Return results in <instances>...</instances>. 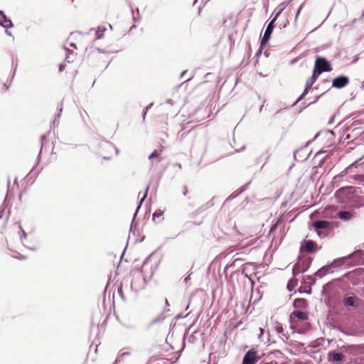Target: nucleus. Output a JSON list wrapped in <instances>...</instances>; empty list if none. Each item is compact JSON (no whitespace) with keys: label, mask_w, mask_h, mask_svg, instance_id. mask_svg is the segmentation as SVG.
Listing matches in <instances>:
<instances>
[{"label":"nucleus","mask_w":364,"mask_h":364,"mask_svg":"<svg viewBox=\"0 0 364 364\" xmlns=\"http://www.w3.org/2000/svg\"><path fill=\"white\" fill-rule=\"evenodd\" d=\"M20 232H21V238H22V237L26 238V232L21 228H20Z\"/></svg>","instance_id":"nucleus-30"},{"label":"nucleus","mask_w":364,"mask_h":364,"mask_svg":"<svg viewBox=\"0 0 364 364\" xmlns=\"http://www.w3.org/2000/svg\"><path fill=\"white\" fill-rule=\"evenodd\" d=\"M320 75H321L320 73H317V71H316V70H315L314 69L312 76L311 77V78H310L309 80H310L313 83H314V82L317 80V79H318V76H319Z\"/></svg>","instance_id":"nucleus-23"},{"label":"nucleus","mask_w":364,"mask_h":364,"mask_svg":"<svg viewBox=\"0 0 364 364\" xmlns=\"http://www.w3.org/2000/svg\"><path fill=\"white\" fill-rule=\"evenodd\" d=\"M313 85L314 83L310 80H308L306 81L304 92L301 97L299 98V100L309 92V90L311 88Z\"/></svg>","instance_id":"nucleus-20"},{"label":"nucleus","mask_w":364,"mask_h":364,"mask_svg":"<svg viewBox=\"0 0 364 364\" xmlns=\"http://www.w3.org/2000/svg\"><path fill=\"white\" fill-rule=\"evenodd\" d=\"M128 354H129L128 353H122V355H128Z\"/></svg>","instance_id":"nucleus-39"},{"label":"nucleus","mask_w":364,"mask_h":364,"mask_svg":"<svg viewBox=\"0 0 364 364\" xmlns=\"http://www.w3.org/2000/svg\"><path fill=\"white\" fill-rule=\"evenodd\" d=\"M0 25L5 28L13 27L11 21L1 11H0Z\"/></svg>","instance_id":"nucleus-8"},{"label":"nucleus","mask_w":364,"mask_h":364,"mask_svg":"<svg viewBox=\"0 0 364 364\" xmlns=\"http://www.w3.org/2000/svg\"><path fill=\"white\" fill-rule=\"evenodd\" d=\"M311 265V261H301L296 262L292 269L293 274L297 275L300 273L306 272Z\"/></svg>","instance_id":"nucleus-3"},{"label":"nucleus","mask_w":364,"mask_h":364,"mask_svg":"<svg viewBox=\"0 0 364 364\" xmlns=\"http://www.w3.org/2000/svg\"><path fill=\"white\" fill-rule=\"evenodd\" d=\"M347 258V257H344L334 259L330 264L331 267L336 268L342 266Z\"/></svg>","instance_id":"nucleus-16"},{"label":"nucleus","mask_w":364,"mask_h":364,"mask_svg":"<svg viewBox=\"0 0 364 364\" xmlns=\"http://www.w3.org/2000/svg\"><path fill=\"white\" fill-rule=\"evenodd\" d=\"M315 242L312 240H308L305 242L304 245L301 246V251H304L305 252H314L315 247Z\"/></svg>","instance_id":"nucleus-10"},{"label":"nucleus","mask_w":364,"mask_h":364,"mask_svg":"<svg viewBox=\"0 0 364 364\" xmlns=\"http://www.w3.org/2000/svg\"><path fill=\"white\" fill-rule=\"evenodd\" d=\"M284 5H283V4H280V5H279V6H278L275 9H274V11H275L276 12H278V13H279V14H281V13H282V11L284 10Z\"/></svg>","instance_id":"nucleus-27"},{"label":"nucleus","mask_w":364,"mask_h":364,"mask_svg":"<svg viewBox=\"0 0 364 364\" xmlns=\"http://www.w3.org/2000/svg\"><path fill=\"white\" fill-rule=\"evenodd\" d=\"M257 360L258 357L257 352L253 350H250L245 355L242 360V364H255Z\"/></svg>","instance_id":"nucleus-4"},{"label":"nucleus","mask_w":364,"mask_h":364,"mask_svg":"<svg viewBox=\"0 0 364 364\" xmlns=\"http://www.w3.org/2000/svg\"><path fill=\"white\" fill-rule=\"evenodd\" d=\"M161 154V151H158L156 150H155L149 156V160H152L155 158H157L158 156H159Z\"/></svg>","instance_id":"nucleus-25"},{"label":"nucleus","mask_w":364,"mask_h":364,"mask_svg":"<svg viewBox=\"0 0 364 364\" xmlns=\"http://www.w3.org/2000/svg\"><path fill=\"white\" fill-rule=\"evenodd\" d=\"M293 318H296L301 321H306L308 319L309 316L308 314L301 311H294L290 315V319L291 320Z\"/></svg>","instance_id":"nucleus-9"},{"label":"nucleus","mask_w":364,"mask_h":364,"mask_svg":"<svg viewBox=\"0 0 364 364\" xmlns=\"http://www.w3.org/2000/svg\"><path fill=\"white\" fill-rule=\"evenodd\" d=\"M338 216L339 218L344 220H350L354 217L353 214L349 211H340L338 213Z\"/></svg>","instance_id":"nucleus-15"},{"label":"nucleus","mask_w":364,"mask_h":364,"mask_svg":"<svg viewBox=\"0 0 364 364\" xmlns=\"http://www.w3.org/2000/svg\"><path fill=\"white\" fill-rule=\"evenodd\" d=\"M266 154H267V159H266V161H265L264 164H265V163H267V161H268V159H269V156H270V154H269V151H267V153H266Z\"/></svg>","instance_id":"nucleus-32"},{"label":"nucleus","mask_w":364,"mask_h":364,"mask_svg":"<svg viewBox=\"0 0 364 364\" xmlns=\"http://www.w3.org/2000/svg\"><path fill=\"white\" fill-rule=\"evenodd\" d=\"M280 14H279L278 12H276L274 10L272 14V16H273V18L272 20L270 21V22H273V23L276 21V20L277 19V18L279 17Z\"/></svg>","instance_id":"nucleus-28"},{"label":"nucleus","mask_w":364,"mask_h":364,"mask_svg":"<svg viewBox=\"0 0 364 364\" xmlns=\"http://www.w3.org/2000/svg\"><path fill=\"white\" fill-rule=\"evenodd\" d=\"M353 187H346L338 190L335 193L336 200L342 203H347L350 198V190Z\"/></svg>","instance_id":"nucleus-2"},{"label":"nucleus","mask_w":364,"mask_h":364,"mask_svg":"<svg viewBox=\"0 0 364 364\" xmlns=\"http://www.w3.org/2000/svg\"><path fill=\"white\" fill-rule=\"evenodd\" d=\"M328 355L329 360L333 362H340L343 358V355L340 353L329 352Z\"/></svg>","instance_id":"nucleus-12"},{"label":"nucleus","mask_w":364,"mask_h":364,"mask_svg":"<svg viewBox=\"0 0 364 364\" xmlns=\"http://www.w3.org/2000/svg\"><path fill=\"white\" fill-rule=\"evenodd\" d=\"M362 87H364V81L363 82Z\"/></svg>","instance_id":"nucleus-41"},{"label":"nucleus","mask_w":364,"mask_h":364,"mask_svg":"<svg viewBox=\"0 0 364 364\" xmlns=\"http://www.w3.org/2000/svg\"><path fill=\"white\" fill-rule=\"evenodd\" d=\"M306 280L309 281V282L310 284H314L316 282V279L314 276H307Z\"/></svg>","instance_id":"nucleus-29"},{"label":"nucleus","mask_w":364,"mask_h":364,"mask_svg":"<svg viewBox=\"0 0 364 364\" xmlns=\"http://www.w3.org/2000/svg\"><path fill=\"white\" fill-rule=\"evenodd\" d=\"M62 110H63V106H62V105H60V109H59V113H58V117H60V113H61Z\"/></svg>","instance_id":"nucleus-35"},{"label":"nucleus","mask_w":364,"mask_h":364,"mask_svg":"<svg viewBox=\"0 0 364 364\" xmlns=\"http://www.w3.org/2000/svg\"><path fill=\"white\" fill-rule=\"evenodd\" d=\"M358 301V299L355 296H349L344 299V304L347 306H355Z\"/></svg>","instance_id":"nucleus-13"},{"label":"nucleus","mask_w":364,"mask_h":364,"mask_svg":"<svg viewBox=\"0 0 364 364\" xmlns=\"http://www.w3.org/2000/svg\"><path fill=\"white\" fill-rule=\"evenodd\" d=\"M294 306L296 309L306 308L307 306V301L305 299H296L294 301Z\"/></svg>","instance_id":"nucleus-14"},{"label":"nucleus","mask_w":364,"mask_h":364,"mask_svg":"<svg viewBox=\"0 0 364 364\" xmlns=\"http://www.w3.org/2000/svg\"><path fill=\"white\" fill-rule=\"evenodd\" d=\"M64 68H65V65H63V64L60 65V66H59V70H60V71H63V70H64Z\"/></svg>","instance_id":"nucleus-33"},{"label":"nucleus","mask_w":364,"mask_h":364,"mask_svg":"<svg viewBox=\"0 0 364 364\" xmlns=\"http://www.w3.org/2000/svg\"><path fill=\"white\" fill-rule=\"evenodd\" d=\"M353 178L359 182H364V175H355L353 176Z\"/></svg>","instance_id":"nucleus-26"},{"label":"nucleus","mask_w":364,"mask_h":364,"mask_svg":"<svg viewBox=\"0 0 364 364\" xmlns=\"http://www.w3.org/2000/svg\"><path fill=\"white\" fill-rule=\"evenodd\" d=\"M313 228L316 230H331L332 229V224L331 222L326 221V220H317L314 223Z\"/></svg>","instance_id":"nucleus-6"},{"label":"nucleus","mask_w":364,"mask_h":364,"mask_svg":"<svg viewBox=\"0 0 364 364\" xmlns=\"http://www.w3.org/2000/svg\"><path fill=\"white\" fill-rule=\"evenodd\" d=\"M331 266L330 265H327V266H324L323 267H321V269H319L316 273H315V276L316 277H318L319 278H322L323 277H324L325 275H326L328 273L331 272Z\"/></svg>","instance_id":"nucleus-11"},{"label":"nucleus","mask_w":364,"mask_h":364,"mask_svg":"<svg viewBox=\"0 0 364 364\" xmlns=\"http://www.w3.org/2000/svg\"><path fill=\"white\" fill-rule=\"evenodd\" d=\"M106 31L105 28L98 27L95 31V36L97 39H100L102 38L105 31Z\"/></svg>","instance_id":"nucleus-18"},{"label":"nucleus","mask_w":364,"mask_h":364,"mask_svg":"<svg viewBox=\"0 0 364 364\" xmlns=\"http://www.w3.org/2000/svg\"><path fill=\"white\" fill-rule=\"evenodd\" d=\"M357 164H358V161H355V162H353V164L349 165L344 171H343L341 173V176H343L346 175L348 173V171H350L353 167H357Z\"/></svg>","instance_id":"nucleus-19"},{"label":"nucleus","mask_w":364,"mask_h":364,"mask_svg":"<svg viewBox=\"0 0 364 364\" xmlns=\"http://www.w3.org/2000/svg\"><path fill=\"white\" fill-rule=\"evenodd\" d=\"M314 70L321 74L323 72L331 71L332 68L330 63L324 58L317 57L315 62Z\"/></svg>","instance_id":"nucleus-1"},{"label":"nucleus","mask_w":364,"mask_h":364,"mask_svg":"<svg viewBox=\"0 0 364 364\" xmlns=\"http://www.w3.org/2000/svg\"><path fill=\"white\" fill-rule=\"evenodd\" d=\"M273 330L278 334H282L284 332V328L282 323L279 322H274L273 324Z\"/></svg>","instance_id":"nucleus-17"},{"label":"nucleus","mask_w":364,"mask_h":364,"mask_svg":"<svg viewBox=\"0 0 364 364\" xmlns=\"http://www.w3.org/2000/svg\"><path fill=\"white\" fill-rule=\"evenodd\" d=\"M349 82V79L346 76H339L333 80L332 86L338 89L346 86Z\"/></svg>","instance_id":"nucleus-5"},{"label":"nucleus","mask_w":364,"mask_h":364,"mask_svg":"<svg viewBox=\"0 0 364 364\" xmlns=\"http://www.w3.org/2000/svg\"><path fill=\"white\" fill-rule=\"evenodd\" d=\"M185 73H186V72L184 71V72H183V73L181 74V77H182L183 76H184Z\"/></svg>","instance_id":"nucleus-38"},{"label":"nucleus","mask_w":364,"mask_h":364,"mask_svg":"<svg viewBox=\"0 0 364 364\" xmlns=\"http://www.w3.org/2000/svg\"><path fill=\"white\" fill-rule=\"evenodd\" d=\"M259 331H260V335L259 336V338H261V336H262V335L263 334V333H264V329H263V328H259Z\"/></svg>","instance_id":"nucleus-34"},{"label":"nucleus","mask_w":364,"mask_h":364,"mask_svg":"<svg viewBox=\"0 0 364 364\" xmlns=\"http://www.w3.org/2000/svg\"><path fill=\"white\" fill-rule=\"evenodd\" d=\"M296 285V281L295 279H291L287 284V289L289 291H293L294 287Z\"/></svg>","instance_id":"nucleus-21"},{"label":"nucleus","mask_w":364,"mask_h":364,"mask_svg":"<svg viewBox=\"0 0 364 364\" xmlns=\"http://www.w3.org/2000/svg\"><path fill=\"white\" fill-rule=\"evenodd\" d=\"M149 186H147L146 188V191L143 196V197L141 198L140 201H139V205L137 206V208H136V211L139 209L140 206L141 205L143 201L144 200V199L146 198V196H147V192L149 191Z\"/></svg>","instance_id":"nucleus-24"},{"label":"nucleus","mask_w":364,"mask_h":364,"mask_svg":"<svg viewBox=\"0 0 364 364\" xmlns=\"http://www.w3.org/2000/svg\"><path fill=\"white\" fill-rule=\"evenodd\" d=\"M164 214V211L161 210H156L152 215L153 220H155L157 218L162 216Z\"/></svg>","instance_id":"nucleus-22"},{"label":"nucleus","mask_w":364,"mask_h":364,"mask_svg":"<svg viewBox=\"0 0 364 364\" xmlns=\"http://www.w3.org/2000/svg\"><path fill=\"white\" fill-rule=\"evenodd\" d=\"M183 193L184 196H186L187 192H188L187 187L186 186H183Z\"/></svg>","instance_id":"nucleus-31"},{"label":"nucleus","mask_w":364,"mask_h":364,"mask_svg":"<svg viewBox=\"0 0 364 364\" xmlns=\"http://www.w3.org/2000/svg\"><path fill=\"white\" fill-rule=\"evenodd\" d=\"M273 22H269V25L267 26L266 31L264 32V34L261 39V45L264 46L265 45L267 41H269L271 34L272 33L273 29H274V25Z\"/></svg>","instance_id":"nucleus-7"},{"label":"nucleus","mask_w":364,"mask_h":364,"mask_svg":"<svg viewBox=\"0 0 364 364\" xmlns=\"http://www.w3.org/2000/svg\"><path fill=\"white\" fill-rule=\"evenodd\" d=\"M188 279H190V275L185 278L184 281L187 282Z\"/></svg>","instance_id":"nucleus-36"},{"label":"nucleus","mask_w":364,"mask_h":364,"mask_svg":"<svg viewBox=\"0 0 364 364\" xmlns=\"http://www.w3.org/2000/svg\"><path fill=\"white\" fill-rule=\"evenodd\" d=\"M146 114V111H144V117L145 116V114Z\"/></svg>","instance_id":"nucleus-40"},{"label":"nucleus","mask_w":364,"mask_h":364,"mask_svg":"<svg viewBox=\"0 0 364 364\" xmlns=\"http://www.w3.org/2000/svg\"><path fill=\"white\" fill-rule=\"evenodd\" d=\"M6 33L7 35L11 36V33L9 31H8L7 30L6 31Z\"/></svg>","instance_id":"nucleus-37"}]
</instances>
